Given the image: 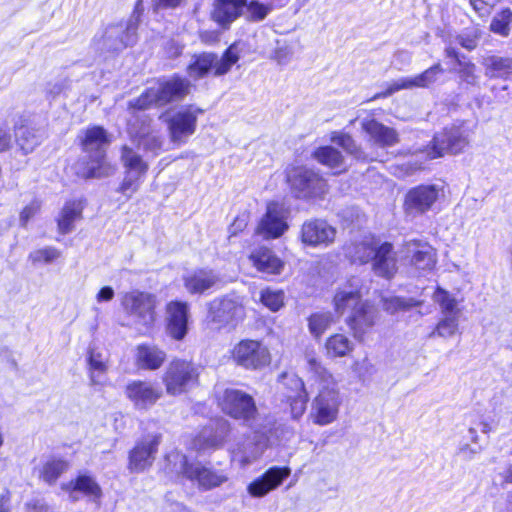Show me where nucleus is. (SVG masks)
I'll list each match as a JSON object with an SVG mask.
<instances>
[{"label": "nucleus", "mask_w": 512, "mask_h": 512, "mask_svg": "<svg viewBox=\"0 0 512 512\" xmlns=\"http://www.w3.org/2000/svg\"><path fill=\"white\" fill-rule=\"evenodd\" d=\"M192 84L189 79L174 74L169 78L160 79L156 86L147 88L138 98L130 100L128 109L132 113L129 120H141V126L136 130L139 136L138 149L154 150L160 148L161 142L154 136H149V124L151 119L146 114L138 115L151 107H164L174 102L182 101L190 94Z\"/></svg>", "instance_id": "nucleus-1"}, {"label": "nucleus", "mask_w": 512, "mask_h": 512, "mask_svg": "<svg viewBox=\"0 0 512 512\" xmlns=\"http://www.w3.org/2000/svg\"><path fill=\"white\" fill-rule=\"evenodd\" d=\"M307 369L318 382V394L311 405L313 422L325 426L334 422L339 413L341 397L333 376L311 354L306 355Z\"/></svg>", "instance_id": "nucleus-2"}, {"label": "nucleus", "mask_w": 512, "mask_h": 512, "mask_svg": "<svg viewBox=\"0 0 512 512\" xmlns=\"http://www.w3.org/2000/svg\"><path fill=\"white\" fill-rule=\"evenodd\" d=\"M82 133L81 145L86 156L78 174L86 179L112 175L115 169L106 159V151L111 142L107 131L101 126H92Z\"/></svg>", "instance_id": "nucleus-3"}, {"label": "nucleus", "mask_w": 512, "mask_h": 512, "mask_svg": "<svg viewBox=\"0 0 512 512\" xmlns=\"http://www.w3.org/2000/svg\"><path fill=\"white\" fill-rule=\"evenodd\" d=\"M156 305L154 294L136 289L124 293L121 299V306L131 321L130 325L141 333L150 331L154 326Z\"/></svg>", "instance_id": "nucleus-4"}, {"label": "nucleus", "mask_w": 512, "mask_h": 512, "mask_svg": "<svg viewBox=\"0 0 512 512\" xmlns=\"http://www.w3.org/2000/svg\"><path fill=\"white\" fill-rule=\"evenodd\" d=\"M246 316L240 297L226 295L208 303L206 321L213 330H234Z\"/></svg>", "instance_id": "nucleus-5"}, {"label": "nucleus", "mask_w": 512, "mask_h": 512, "mask_svg": "<svg viewBox=\"0 0 512 512\" xmlns=\"http://www.w3.org/2000/svg\"><path fill=\"white\" fill-rule=\"evenodd\" d=\"M200 371V366L191 361H171L162 377L166 392L176 396L194 389L199 384Z\"/></svg>", "instance_id": "nucleus-6"}, {"label": "nucleus", "mask_w": 512, "mask_h": 512, "mask_svg": "<svg viewBox=\"0 0 512 512\" xmlns=\"http://www.w3.org/2000/svg\"><path fill=\"white\" fill-rule=\"evenodd\" d=\"M138 23L139 15L134 12L125 23L109 25L98 40L99 48L109 52H119L134 45L137 41Z\"/></svg>", "instance_id": "nucleus-7"}, {"label": "nucleus", "mask_w": 512, "mask_h": 512, "mask_svg": "<svg viewBox=\"0 0 512 512\" xmlns=\"http://www.w3.org/2000/svg\"><path fill=\"white\" fill-rule=\"evenodd\" d=\"M204 110L195 105H185L173 113L166 115L171 141L174 143H185L196 131L197 119Z\"/></svg>", "instance_id": "nucleus-8"}, {"label": "nucleus", "mask_w": 512, "mask_h": 512, "mask_svg": "<svg viewBox=\"0 0 512 512\" xmlns=\"http://www.w3.org/2000/svg\"><path fill=\"white\" fill-rule=\"evenodd\" d=\"M469 137L470 131L464 125L444 128L433 137L427 154L431 159L442 157L445 153L458 154L468 146Z\"/></svg>", "instance_id": "nucleus-9"}, {"label": "nucleus", "mask_w": 512, "mask_h": 512, "mask_svg": "<svg viewBox=\"0 0 512 512\" xmlns=\"http://www.w3.org/2000/svg\"><path fill=\"white\" fill-rule=\"evenodd\" d=\"M221 406L225 414L249 426L252 425L258 413L254 398L238 389H226Z\"/></svg>", "instance_id": "nucleus-10"}, {"label": "nucleus", "mask_w": 512, "mask_h": 512, "mask_svg": "<svg viewBox=\"0 0 512 512\" xmlns=\"http://www.w3.org/2000/svg\"><path fill=\"white\" fill-rule=\"evenodd\" d=\"M361 249L365 250V255L360 256V263L372 261V269L377 276L388 280L394 277L397 272V259L391 243L384 242L375 248L362 245Z\"/></svg>", "instance_id": "nucleus-11"}, {"label": "nucleus", "mask_w": 512, "mask_h": 512, "mask_svg": "<svg viewBox=\"0 0 512 512\" xmlns=\"http://www.w3.org/2000/svg\"><path fill=\"white\" fill-rule=\"evenodd\" d=\"M288 180L297 198L321 197L327 192L326 181L315 171L299 167L294 169Z\"/></svg>", "instance_id": "nucleus-12"}, {"label": "nucleus", "mask_w": 512, "mask_h": 512, "mask_svg": "<svg viewBox=\"0 0 512 512\" xmlns=\"http://www.w3.org/2000/svg\"><path fill=\"white\" fill-rule=\"evenodd\" d=\"M232 359L245 369H260L270 363V354L259 341L245 339L232 350Z\"/></svg>", "instance_id": "nucleus-13"}, {"label": "nucleus", "mask_w": 512, "mask_h": 512, "mask_svg": "<svg viewBox=\"0 0 512 512\" xmlns=\"http://www.w3.org/2000/svg\"><path fill=\"white\" fill-rule=\"evenodd\" d=\"M443 195V189L436 184H422L411 188L405 196L404 209L408 215L418 216L429 211Z\"/></svg>", "instance_id": "nucleus-14"}, {"label": "nucleus", "mask_w": 512, "mask_h": 512, "mask_svg": "<svg viewBox=\"0 0 512 512\" xmlns=\"http://www.w3.org/2000/svg\"><path fill=\"white\" fill-rule=\"evenodd\" d=\"M180 473L191 482L197 483L203 490H210L220 486L227 480V477L200 462H190L186 456H182L180 461Z\"/></svg>", "instance_id": "nucleus-15"}, {"label": "nucleus", "mask_w": 512, "mask_h": 512, "mask_svg": "<svg viewBox=\"0 0 512 512\" xmlns=\"http://www.w3.org/2000/svg\"><path fill=\"white\" fill-rule=\"evenodd\" d=\"M161 438L160 433L147 434L136 443L128 457V468L131 472L140 473L152 466Z\"/></svg>", "instance_id": "nucleus-16"}, {"label": "nucleus", "mask_w": 512, "mask_h": 512, "mask_svg": "<svg viewBox=\"0 0 512 512\" xmlns=\"http://www.w3.org/2000/svg\"><path fill=\"white\" fill-rule=\"evenodd\" d=\"M336 228L323 219H310L303 223L301 241L310 247H327L336 238Z\"/></svg>", "instance_id": "nucleus-17"}, {"label": "nucleus", "mask_w": 512, "mask_h": 512, "mask_svg": "<svg viewBox=\"0 0 512 512\" xmlns=\"http://www.w3.org/2000/svg\"><path fill=\"white\" fill-rule=\"evenodd\" d=\"M443 73V67L439 63H437L416 76L403 77L398 79L397 81L390 84L387 87L386 91L376 94L372 99L388 97L402 89H411L414 87L427 88L430 85L434 84L438 80L439 76L442 75Z\"/></svg>", "instance_id": "nucleus-18"}, {"label": "nucleus", "mask_w": 512, "mask_h": 512, "mask_svg": "<svg viewBox=\"0 0 512 512\" xmlns=\"http://www.w3.org/2000/svg\"><path fill=\"white\" fill-rule=\"evenodd\" d=\"M290 474L291 469L288 466L270 467L247 486V491L254 498H262L277 489Z\"/></svg>", "instance_id": "nucleus-19"}, {"label": "nucleus", "mask_w": 512, "mask_h": 512, "mask_svg": "<svg viewBox=\"0 0 512 512\" xmlns=\"http://www.w3.org/2000/svg\"><path fill=\"white\" fill-rule=\"evenodd\" d=\"M15 142L24 154H29L47 137L44 127L36 126L29 119L19 117L14 125Z\"/></svg>", "instance_id": "nucleus-20"}, {"label": "nucleus", "mask_w": 512, "mask_h": 512, "mask_svg": "<svg viewBox=\"0 0 512 512\" xmlns=\"http://www.w3.org/2000/svg\"><path fill=\"white\" fill-rule=\"evenodd\" d=\"M127 398L138 410H148L162 396V391L153 384L145 381H132L126 386Z\"/></svg>", "instance_id": "nucleus-21"}, {"label": "nucleus", "mask_w": 512, "mask_h": 512, "mask_svg": "<svg viewBox=\"0 0 512 512\" xmlns=\"http://www.w3.org/2000/svg\"><path fill=\"white\" fill-rule=\"evenodd\" d=\"M377 317V309L369 302L363 301L346 318V324L353 331L354 337L361 340L375 325Z\"/></svg>", "instance_id": "nucleus-22"}, {"label": "nucleus", "mask_w": 512, "mask_h": 512, "mask_svg": "<svg viewBox=\"0 0 512 512\" xmlns=\"http://www.w3.org/2000/svg\"><path fill=\"white\" fill-rule=\"evenodd\" d=\"M62 489L69 493V497L73 501H77L79 497L77 493H81L87 497L89 501L100 504L102 498V489L96 479L87 473H80L75 479L62 485Z\"/></svg>", "instance_id": "nucleus-23"}, {"label": "nucleus", "mask_w": 512, "mask_h": 512, "mask_svg": "<svg viewBox=\"0 0 512 512\" xmlns=\"http://www.w3.org/2000/svg\"><path fill=\"white\" fill-rule=\"evenodd\" d=\"M166 311L167 333L175 340H182L188 332V304L182 301H171L167 304Z\"/></svg>", "instance_id": "nucleus-24"}, {"label": "nucleus", "mask_w": 512, "mask_h": 512, "mask_svg": "<svg viewBox=\"0 0 512 512\" xmlns=\"http://www.w3.org/2000/svg\"><path fill=\"white\" fill-rule=\"evenodd\" d=\"M228 432L229 423L224 419H218L199 433L194 445L198 450L218 448L224 443Z\"/></svg>", "instance_id": "nucleus-25"}, {"label": "nucleus", "mask_w": 512, "mask_h": 512, "mask_svg": "<svg viewBox=\"0 0 512 512\" xmlns=\"http://www.w3.org/2000/svg\"><path fill=\"white\" fill-rule=\"evenodd\" d=\"M407 256L411 264L420 270H432L436 264V252L427 242L410 240L405 243Z\"/></svg>", "instance_id": "nucleus-26"}, {"label": "nucleus", "mask_w": 512, "mask_h": 512, "mask_svg": "<svg viewBox=\"0 0 512 512\" xmlns=\"http://www.w3.org/2000/svg\"><path fill=\"white\" fill-rule=\"evenodd\" d=\"M219 281L218 275L209 269H197L183 276V285L192 295H202Z\"/></svg>", "instance_id": "nucleus-27"}, {"label": "nucleus", "mask_w": 512, "mask_h": 512, "mask_svg": "<svg viewBox=\"0 0 512 512\" xmlns=\"http://www.w3.org/2000/svg\"><path fill=\"white\" fill-rule=\"evenodd\" d=\"M288 229V224L277 211L275 204H269L267 211L262 217L257 233L265 239H275L280 237Z\"/></svg>", "instance_id": "nucleus-28"}, {"label": "nucleus", "mask_w": 512, "mask_h": 512, "mask_svg": "<svg viewBox=\"0 0 512 512\" xmlns=\"http://www.w3.org/2000/svg\"><path fill=\"white\" fill-rule=\"evenodd\" d=\"M246 0H215L212 18L222 27H228L243 12Z\"/></svg>", "instance_id": "nucleus-29"}, {"label": "nucleus", "mask_w": 512, "mask_h": 512, "mask_svg": "<svg viewBox=\"0 0 512 512\" xmlns=\"http://www.w3.org/2000/svg\"><path fill=\"white\" fill-rule=\"evenodd\" d=\"M362 128L379 147H392L399 142L398 133L394 128L385 126L375 119L364 120Z\"/></svg>", "instance_id": "nucleus-30"}, {"label": "nucleus", "mask_w": 512, "mask_h": 512, "mask_svg": "<svg viewBox=\"0 0 512 512\" xmlns=\"http://www.w3.org/2000/svg\"><path fill=\"white\" fill-rule=\"evenodd\" d=\"M359 280L352 278L349 280L350 289H339L333 299L334 309L338 315H343L347 311L350 313L355 310L358 304H361V293L358 289Z\"/></svg>", "instance_id": "nucleus-31"}, {"label": "nucleus", "mask_w": 512, "mask_h": 512, "mask_svg": "<svg viewBox=\"0 0 512 512\" xmlns=\"http://www.w3.org/2000/svg\"><path fill=\"white\" fill-rule=\"evenodd\" d=\"M250 260L259 272L267 275H278L284 268L283 261L271 249L265 247L253 251Z\"/></svg>", "instance_id": "nucleus-32"}, {"label": "nucleus", "mask_w": 512, "mask_h": 512, "mask_svg": "<svg viewBox=\"0 0 512 512\" xmlns=\"http://www.w3.org/2000/svg\"><path fill=\"white\" fill-rule=\"evenodd\" d=\"M267 447V439L259 433H254L252 438L246 439L239 445L235 452V458L242 466H246L261 457Z\"/></svg>", "instance_id": "nucleus-33"}, {"label": "nucleus", "mask_w": 512, "mask_h": 512, "mask_svg": "<svg viewBox=\"0 0 512 512\" xmlns=\"http://www.w3.org/2000/svg\"><path fill=\"white\" fill-rule=\"evenodd\" d=\"M69 468L70 464L66 459L52 456L44 461L36 470L39 480L49 486H53Z\"/></svg>", "instance_id": "nucleus-34"}, {"label": "nucleus", "mask_w": 512, "mask_h": 512, "mask_svg": "<svg viewBox=\"0 0 512 512\" xmlns=\"http://www.w3.org/2000/svg\"><path fill=\"white\" fill-rule=\"evenodd\" d=\"M483 65L486 76L512 80V57L489 55L483 58Z\"/></svg>", "instance_id": "nucleus-35"}, {"label": "nucleus", "mask_w": 512, "mask_h": 512, "mask_svg": "<svg viewBox=\"0 0 512 512\" xmlns=\"http://www.w3.org/2000/svg\"><path fill=\"white\" fill-rule=\"evenodd\" d=\"M165 359L166 353L155 345L141 344L137 347V363L142 369L157 370Z\"/></svg>", "instance_id": "nucleus-36"}, {"label": "nucleus", "mask_w": 512, "mask_h": 512, "mask_svg": "<svg viewBox=\"0 0 512 512\" xmlns=\"http://www.w3.org/2000/svg\"><path fill=\"white\" fill-rule=\"evenodd\" d=\"M216 63V54L212 52H203L198 55H194L191 63L187 67V74L194 80H199L207 76L212 70Z\"/></svg>", "instance_id": "nucleus-37"}, {"label": "nucleus", "mask_w": 512, "mask_h": 512, "mask_svg": "<svg viewBox=\"0 0 512 512\" xmlns=\"http://www.w3.org/2000/svg\"><path fill=\"white\" fill-rule=\"evenodd\" d=\"M83 206L80 201H68L65 203L60 218L58 219V228L62 234L70 233L74 228V221L81 218Z\"/></svg>", "instance_id": "nucleus-38"}, {"label": "nucleus", "mask_w": 512, "mask_h": 512, "mask_svg": "<svg viewBox=\"0 0 512 512\" xmlns=\"http://www.w3.org/2000/svg\"><path fill=\"white\" fill-rule=\"evenodd\" d=\"M460 315H441L434 329L428 335L429 338L449 339L459 331Z\"/></svg>", "instance_id": "nucleus-39"}, {"label": "nucleus", "mask_w": 512, "mask_h": 512, "mask_svg": "<svg viewBox=\"0 0 512 512\" xmlns=\"http://www.w3.org/2000/svg\"><path fill=\"white\" fill-rule=\"evenodd\" d=\"M290 381L293 383L294 387L299 390L296 396L290 398V408L292 418L297 420L304 414L306 410V404L308 402V393L305 390L303 381L297 376L293 375L290 378Z\"/></svg>", "instance_id": "nucleus-40"}, {"label": "nucleus", "mask_w": 512, "mask_h": 512, "mask_svg": "<svg viewBox=\"0 0 512 512\" xmlns=\"http://www.w3.org/2000/svg\"><path fill=\"white\" fill-rule=\"evenodd\" d=\"M314 158L321 164L332 169L344 170V158L336 148L332 146L319 147L313 153Z\"/></svg>", "instance_id": "nucleus-41"}, {"label": "nucleus", "mask_w": 512, "mask_h": 512, "mask_svg": "<svg viewBox=\"0 0 512 512\" xmlns=\"http://www.w3.org/2000/svg\"><path fill=\"white\" fill-rule=\"evenodd\" d=\"M325 348L330 357H344L354 349V344L347 336L334 334L327 339Z\"/></svg>", "instance_id": "nucleus-42"}, {"label": "nucleus", "mask_w": 512, "mask_h": 512, "mask_svg": "<svg viewBox=\"0 0 512 512\" xmlns=\"http://www.w3.org/2000/svg\"><path fill=\"white\" fill-rule=\"evenodd\" d=\"M87 363L89 368L90 384L92 386L103 385L107 366L100 353L90 350Z\"/></svg>", "instance_id": "nucleus-43"}, {"label": "nucleus", "mask_w": 512, "mask_h": 512, "mask_svg": "<svg viewBox=\"0 0 512 512\" xmlns=\"http://www.w3.org/2000/svg\"><path fill=\"white\" fill-rule=\"evenodd\" d=\"M146 174L147 172L140 170L125 169L124 179L117 191L125 195L127 199L131 198V196L139 190Z\"/></svg>", "instance_id": "nucleus-44"}, {"label": "nucleus", "mask_w": 512, "mask_h": 512, "mask_svg": "<svg viewBox=\"0 0 512 512\" xmlns=\"http://www.w3.org/2000/svg\"><path fill=\"white\" fill-rule=\"evenodd\" d=\"M238 60L239 50L237 44H232L225 50L221 58L216 54V63L213 75L216 77L225 75L230 71L231 67L238 62Z\"/></svg>", "instance_id": "nucleus-45"}, {"label": "nucleus", "mask_w": 512, "mask_h": 512, "mask_svg": "<svg viewBox=\"0 0 512 512\" xmlns=\"http://www.w3.org/2000/svg\"><path fill=\"white\" fill-rule=\"evenodd\" d=\"M238 60L239 50L237 44H232L225 50L221 58L216 54V63L213 75L216 77L225 75L230 71L231 67L238 62Z\"/></svg>", "instance_id": "nucleus-46"}, {"label": "nucleus", "mask_w": 512, "mask_h": 512, "mask_svg": "<svg viewBox=\"0 0 512 512\" xmlns=\"http://www.w3.org/2000/svg\"><path fill=\"white\" fill-rule=\"evenodd\" d=\"M511 23L512 10L508 7L503 8L493 16L489 29L491 32L501 37H508L511 31Z\"/></svg>", "instance_id": "nucleus-47"}, {"label": "nucleus", "mask_w": 512, "mask_h": 512, "mask_svg": "<svg viewBox=\"0 0 512 512\" xmlns=\"http://www.w3.org/2000/svg\"><path fill=\"white\" fill-rule=\"evenodd\" d=\"M121 162L124 169L126 170H140L142 172H148L149 165L145 162L142 156L135 151L132 147L124 145L121 148Z\"/></svg>", "instance_id": "nucleus-48"}, {"label": "nucleus", "mask_w": 512, "mask_h": 512, "mask_svg": "<svg viewBox=\"0 0 512 512\" xmlns=\"http://www.w3.org/2000/svg\"><path fill=\"white\" fill-rule=\"evenodd\" d=\"M434 301L440 306L441 315H460L458 302L448 291L438 287L433 295Z\"/></svg>", "instance_id": "nucleus-49"}, {"label": "nucleus", "mask_w": 512, "mask_h": 512, "mask_svg": "<svg viewBox=\"0 0 512 512\" xmlns=\"http://www.w3.org/2000/svg\"><path fill=\"white\" fill-rule=\"evenodd\" d=\"M332 142L342 147L348 154L352 155L357 160H367L365 152L356 144L354 139L345 133H335Z\"/></svg>", "instance_id": "nucleus-50"}, {"label": "nucleus", "mask_w": 512, "mask_h": 512, "mask_svg": "<svg viewBox=\"0 0 512 512\" xmlns=\"http://www.w3.org/2000/svg\"><path fill=\"white\" fill-rule=\"evenodd\" d=\"M331 312H318L308 318L309 331L316 338L320 337L333 323Z\"/></svg>", "instance_id": "nucleus-51"}, {"label": "nucleus", "mask_w": 512, "mask_h": 512, "mask_svg": "<svg viewBox=\"0 0 512 512\" xmlns=\"http://www.w3.org/2000/svg\"><path fill=\"white\" fill-rule=\"evenodd\" d=\"M419 305L420 302L413 298L406 299L398 296L382 298L383 309L390 314H394L399 310H407L412 307H417Z\"/></svg>", "instance_id": "nucleus-52"}, {"label": "nucleus", "mask_w": 512, "mask_h": 512, "mask_svg": "<svg viewBox=\"0 0 512 512\" xmlns=\"http://www.w3.org/2000/svg\"><path fill=\"white\" fill-rule=\"evenodd\" d=\"M285 295L282 290L266 288L261 291L260 300L262 304L273 312L284 306Z\"/></svg>", "instance_id": "nucleus-53"}, {"label": "nucleus", "mask_w": 512, "mask_h": 512, "mask_svg": "<svg viewBox=\"0 0 512 512\" xmlns=\"http://www.w3.org/2000/svg\"><path fill=\"white\" fill-rule=\"evenodd\" d=\"M246 9L247 18L254 22L262 21L266 18V16L272 11V4H263L257 0H252L250 2L246 1Z\"/></svg>", "instance_id": "nucleus-54"}, {"label": "nucleus", "mask_w": 512, "mask_h": 512, "mask_svg": "<svg viewBox=\"0 0 512 512\" xmlns=\"http://www.w3.org/2000/svg\"><path fill=\"white\" fill-rule=\"evenodd\" d=\"M60 255H61V252L57 248L48 246V247H44V248L32 251L28 256V259L33 264H38V263L50 264V263L54 262L55 260H57L60 257Z\"/></svg>", "instance_id": "nucleus-55"}, {"label": "nucleus", "mask_w": 512, "mask_h": 512, "mask_svg": "<svg viewBox=\"0 0 512 512\" xmlns=\"http://www.w3.org/2000/svg\"><path fill=\"white\" fill-rule=\"evenodd\" d=\"M481 31L477 28L466 30L456 37V42L466 50H474L479 42Z\"/></svg>", "instance_id": "nucleus-56"}, {"label": "nucleus", "mask_w": 512, "mask_h": 512, "mask_svg": "<svg viewBox=\"0 0 512 512\" xmlns=\"http://www.w3.org/2000/svg\"><path fill=\"white\" fill-rule=\"evenodd\" d=\"M292 55V47L286 41H276V46L272 53V59H274L279 65H286L290 62Z\"/></svg>", "instance_id": "nucleus-57"}, {"label": "nucleus", "mask_w": 512, "mask_h": 512, "mask_svg": "<svg viewBox=\"0 0 512 512\" xmlns=\"http://www.w3.org/2000/svg\"><path fill=\"white\" fill-rule=\"evenodd\" d=\"M469 2L479 17H487L499 0H469Z\"/></svg>", "instance_id": "nucleus-58"}, {"label": "nucleus", "mask_w": 512, "mask_h": 512, "mask_svg": "<svg viewBox=\"0 0 512 512\" xmlns=\"http://www.w3.org/2000/svg\"><path fill=\"white\" fill-rule=\"evenodd\" d=\"M475 68L472 63H464L459 70L460 79L467 85H478L479 77L475 74Z\"/></svg>", "instance_id": "nucleus-59"}, {"label": "nucleus", "mask_w": 512, "mask_h": 512, "mask_svg": "<svg viewBox=\"0 0 512 512\" xmlns=\"http://www.w3.org/2000/svg\"><path fill=\"white\" fill-rule=\"evenodd\" d=\"M11 146L12 140L9 132V126L0 116V153L9 150Z\"/></svg>", "instance_id": "nucleus-60"}, {"label": "nucleus", "mask_w": 512, "mask_h": 512, "mask_svg": "<svg viewBox=\"0 0 512 512\" xmlns=\"http://www.w3.org/2000/svg\"><path fill=\"white\" fill-rule=\"evenodd\" d=\"M248 218L249 215L243 213L234 219L233 223L229 227L230 237L237 235L239 232L243 231L246 228Z\"/></svg>", "instance_id": "nucleus-61"}, {"label": "nucleus", "mask_w": 512, "mask_h": 512, "mask_svg": "<svg viewBox=\"0 0 512 512\" xmlns=\"http://www.w3.org/2000/svg\"><path fill=\"white\" fill-rule=\"evenodd\" d=\"M165 54L171 59H175L182 54L183 46L175 40H169L164 46Z\"/></svg>", "instance_id": "nucleus-62"}, {"label": "nucleus", "mask_w": 512, "mask_h": 512, "mask_svg": "<svg viewBox=\"0 0 512 512\" xmlns=\"http://www.w3.org/2000/svg\"><path fill=\"white\" fill-rule=\"evenodd\" d=\"M186 0H153L155 10L175 9L180 7Z\"/></svg>", "instance_id": "nucleus-63"}, {"label": "nucleus", "mask_w": 512, "mask_h": 512, "mask_svg": "<svg viewBox=\"0 0 512 512\" xmlns=\"http://www.w3.org/2000/svg\"><path fill=\"white\" fill-rule=\"evenodd\" d=\"M115 292L111 286L102 287L96 295L97 302H108L114 298Z\"/></svg>", "instance_id": "nucleus-64"}]
</instances>
